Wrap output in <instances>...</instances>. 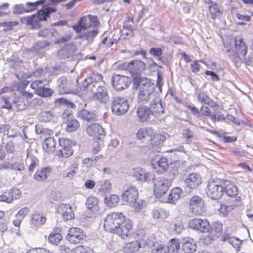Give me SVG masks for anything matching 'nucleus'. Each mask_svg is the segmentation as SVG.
<instances>
[{
  "instance_id": "nucleus-31",
  "label": "nucleus",
  "mask_w": 253,
  "mask_h": 253,
  "mask_svg": "<svg viewBox=\"0 0 253 253\" xmlns=\"http://www.w3.org/2000/svg\"><path fill=\"white\" fill-rule=\"evenodd\" d=\"M46 220L45 216L39 212L36 211L31 215V224L34 227H39L44 224Z\"/></svg>"
},
{
  "instance_id": "nucleus-40",
  "label": "nucleus",
  "mask_w": 253,
  "mask_h": 253,
  "mask_svg": "<svg viewBox=\"0 0 253 253\" xmlns=\"http://www.w3.org/2000/svg\"><path fill=\"white\" fill-rule=\"evenodd\" d=\"M153 129L151 127H143L139 128L136 133L137 139L142 140L149 137L153 133Z\"/></svg>"
},
{
  "instance_id": "nucleus-29",
  "label": "nucleus",
  "mask_w": 253,
  "mask_h": 253,
  "mask_svg": "<svg viewBox=\"0 0 253 253\" xmlns=\"http://www.w3.org/2000/svg\"><path fill=\"white\" fill-rule=\"evenodd\" d=\"M56 141L54 137L44 139L42 144V149L48 154L54 153L56 150Z\"/></svg>"
},
{
  "instance_id": "nucleus-51",
  "label": "nucleus",
  "mask_w": 253,
  "mask_h": 253,
  "mask_svg": "<svg viewBox=\"0 0 253 253\" xmlns=\"http://www.w3.org/2000/svg\"><path fill=\"white\" fill-rule=\"evenodd\" d=\"M45 1V0H40L35 2H28L26 3V5L28 6V9H24L22 11H21L20 13H21L22 12H30L35 10L37 9V6L39 5L42 4L44 3Z\"/></svg>"
},
{
  "instance_id": "nucleus-44",
  "label": "nucleus",
  "mask_w": 253,
  "mask_h": 253,
  "mask_svg": "<svg viewBox=\"0 0 253 253\" xmlns=\"http://www.w3.org/2000/svg\"><path fill=\"white\" fill-rule=\"evenodd\" d=\"M151 253H169V249L167 247V246L159 243L158 242H155L151 249Z\"/></svg>"
},
{
  "instance_id": "nucleus-23",
  "label": "nucleus",
  "mask_w": 253,
  "mask_h": 253,
  "mask_svg": "<svg viewBox=\"0 0 253 253\" xmlns=\"http://www.w3.org/2000/svg\"><path fill=\"white\" fill-rule=\"evenodd\" d=\"M21 196L20 190L17 188H12L5 191L0 195V201L11 203L14 199H19Z\"/></svg>"
},
{
  "instance_id": "nucleus-39",
  "label": "nucleus",
  "mask_w": 253,
  "mask_h": 253,
  "mask_svg": "<svg viewBox=\"0 0 253 253\" xmlns=\"http://www.w3.org/2000/svg\"><path fill=\"white\" fill-rule=\"evenodd\" d=\"M181 192L182 190L179 187L172 188L169 192L166 202L174 203L180 198Z\"/></svg>"
},
{
  "instance_id": "nucleus-43",
  "label": "nucleus",
  "mask_w": 253,
  "mask_h": 253,
  "mask_svg": "<svg viewBox=\"0 0 253 253\" xmlns=\"http://www.w3.org/2000/svg\"><path fill=\"white\" fill-rule=\"evenodd\" d=\"M63 236L59 232L53 231L49 235L48 242L52 245H57L62 240Z\"/></svg>"
},
{
  "instance_id": "nucleus-20",
  "label": "nucleus",
  "mask_w": 253,
  "mask_h": 253,
  "mask_svg": "<svg viewBox=\"0 0 253 253\" xmlns=\"http://www.w3.org/2000/svg\"><path fill=\"white\" fill-rule=\"evenodd\" d=\"M87 134L94 139L101 140L105 135L104 129L98 124H92L86 129Z\"/></svg>"
},
{
  "instance_id": "nucleus-9",
  "label": "nucleus",
  "mask_w": 253,
  "mask_h": 253,
  "mask_svg": "<svg viewBox=\"0 0 253 253\" xmlns=\"http://www.w3.org/2000/svg\"><path fill=\"white\" fill-rule=\"evenodd\" d=\"M43 80H36L32 82L30 87L34 90L36 94L42 97H49L52 96L54 91L50 87H47L48 84H44Z\"/></svg>"
},
{
  "instance_id": "nucleus-30",
  "label": "nucleus",
  "mask_w": 253,
  "mask_h": 253,
  "mask_svg": "<svg viewBox=\"0 0 253 253\" xmlns=\"http://www.w3.org/2000/svg\"><path fill=\"white\" fill-rule=\"evenodd\" d=\"M183 241L182 250L185 253H193L196 251L197 245L193 239L187 238Z\"/></svg>"
},
{
  "instance_id": "nucleus-15",
  "label": "nucleus",
  "mask_w": 253,
  "mask_h": 253,
  "mask_svg": "<svg viewBox=\"0 0 253 253\" xmlns=\"http://www.w3.org/2000/svg\"><path fill=\"white\" fill-rule=\"evenodd\" d=\"M128 108L127 101L125 97H117L114 99L111 104L112 111L119 115L126 113Z\"/></svg>"
},
{
  "instance_id": "nucleus-35",
  "label": "nucleus",
  "mask_w": 253,
  "mask_h": 253,
  "mask_svg": "<svg viewBox=\"0 0 253 253\" xmlns=\"http://www.w3.org/2000/svg\"><path fill=\"white\" fill-rule=\"evenodd\" d=\"M152 115L159 116L164 112V108L161 102L158 100H154V102L151 103L149 107Z\"/></svg>"
},
{
  "instance_id": "nucleus-25",
  "label": "nucleus",
  "mask_w": 253,
  "mask_h": 253,
  "mask_svg": "<svg viewBox=\"0 0 253 253\" xmlns=\"http://www.w3.org/2000/svg\"><path fill=\"white\" fill-rule=\"evenodd\" d=\"M186 186L190 189H194L202 183V177L198 173H190L185 180Z\"/></svg>"
},
{
  "instance_id": "nucleus-47",
  "label": "nucleus",
  "mask_w": 253,
  "mask_h": 253,
  "mask_svg": "<svg viewBox=\"0 0 253 253\" xmlns=\"http://www.w3.org/2000/svg\"><path fill=\"white\" fill-rule=\"evenodd\" d=\"M228 204L231 210H233L236 207L241 206L243 205V199L240 196H236L234 197H230Z\"/></svg>"
},
{
  "instance_id": "nucleus-42",
  "label": "nucleus",
  "mask_w": 253,
  "mask_h": 253,
  "mask_svg": "<svg viewBox=\"0 0 253 253\" xmlns=\"http://www.w3.org/2000/svg\"><path fill=\"white\" fill-rule=\"evenodd\" d=\"M85 204L87 208L92 211H97L99 209L98 200L94 196H89L86 200Z\"/></svg>"
},
{
  "instance_id": "nucleus-18",
  "label": "nucleus",
  "mask_w": 253,
  "mask_h": 253,
  "mask_svg": "<svg viewBox=\"0 0 253 253\" xmlns=\"http://www.w3.org/2000/svg\"><path fill=\"white\" fill-rule=\"evenodd\" d=\"M103 76L101 74L97 73L92 72L89 75L87 79H85L80 87L81 91H86L88 92L89 88L94 86L93 83H98L102 81Z\"/></svg>"
},
{
  "instance_id": "nucleus-61",
  "label": "nucleus",
  "mask_w": 253,
  "mask_h": 253,
  "mask_svg": "<svg viewBox=\"0 0 253 253\" xmlns=\"http://www.w3.org/2000/svg\"><path fill=\"white\" fill-rule=\"evenodd\" d=\"M149 53L154 56L159 57L162 55V50L160 47H152L150 49Z\"/></svg>"
},
{
  "instance_id": "nucleus-63",
  "label": "nucleus",
  "mask_w": 253,
  "mask_h": 253,
  "mask_svg": "<svg viewBox=\"0 0 253 253\" xmlns=\"http://www.w3.org/2000/svg\"><path fill=\"white\" fill-rule=\"evenodd\" d=\"M191 71L193 73H197L200 71L201 66L198 61H194L190 64Z\"/></svg>"
},
{
  "instance_id": "nucleus-36",
  "label": "nucleus",
  "mask_w": 253,
  "mask_h": 253,
  "mask_svg": "<svg viewBox=\"0 0 253 253\" xmlns=\"http://www.w3.org/2000/svg\"><path fill=\"white\" fill-rule=\"evenodd\" d=\"M140 248V242L134 240L127 243L123 248V251L126 253H134L138 251Z\"/></svg>"
},
{
  "instance_id": "nucleus-1",
  "label": "nucleus",
  "mask_w": 253,
  "mask_h": 253,
  "mask_svg": "<svg viewBox=\"0 0 253 253\" xmlns=\"http://www.w3.org/2000/svg\"><path fill=\"white\" fill-rule=\"evenodd\" d=\"M133 226V222L122 212H111L103 220L104 230L107 233L116 235L123 240H127L132 237Z\"/></svg>"
},
{
  "instance_id": "nucleus-5",
  "label": "nucleus",
  "mask_w": 253,
  "mask_h": 253,
  "mask_svg": "<svg viewBox=\"0 0 253 253\" xmlns=\"http://www.w3.org/2000/svg\"><path fill=\"white\" fill-rule=\"evenodd\" d=\"M153 170L157 174H162L168 170L169 168L168 159L164 156L157 155L150 161Z\"/></svg>"
},
{
  "instance_id": "nucleus-57",
  "label": "nucleus",
  "mask_w": 253,
  "mask_h": 253,
  "mask_svg": "<svg viewBox=\"0 0 253 253\" xmlns=\"http://www.w3.org/2000/svg\"><path fill=\"white\" fill-rule=\"evenodd\" d=\"M230 152L234 156L245 157L246 156V152L244 150L236 147L231 149Z\"/></svg>"
},
{
  "instance_id": "nucleus-50",
  "label": "nucleus",
  "mask_w": 253,
  "mask_h": 253,
  "mask_svg": "<svg viewBox=\"0 0 253 253\" xmlns=\"http://www.w3.org/2000/svg\"><path fill=\"white\" fill-rule=\"evenodd\" d=\"M93 30H89L85 32L83 35L80 36L81 38H84L86 40H93V38L98 34V27H92Z\"/></svg>"
},
{
  "instance_id": "nucleus-58",
  "label": "nucleus",
  "mask_w": 253,
  "mask_h": 253,
  "mask_svg": "<svg viewBox=\"0 0 253 253\" xmlns=\"http://www.w3.org/2000/svg\"><path fill=\"white\" fill-rule=\"evenodd\" d=\"M70 253H88L87 248L83 245L78 246L71 250Z\"/></svg>"
},
{
  "instance_id": "nucleus-41",
  "label": "nucleus",
  "mask_w": 253,
  "mask_h": 253,
  "mask_svg": "<svg viewBox=\"0 0 253 253\" xmlns=\"http://www.w3.org/2000/svg\"><path fill=\"white\" fill-rule=\"evenodd\" d=\"M35 130L38 134H41V137L45 139L46 138L51 137L53 134V131L47 128H44L42 125H37L35 127Z\"/></svg>"
},
{
  "instance_id": "nucleus-54",
  "label": "nucleus",
  "mask_w": 253,
  "mask_h": 253,
  "mask_svg": "<svg viewBox=\"0 0 253 253\" xmlns=\"http://www.w3.org/2000/svg\"><path fill=\"white\" fill-rule=\"evenodd\" d=\"M229 243L236 249L237 251L240 250L241 246L242 244V241L235 237H232L230 239Z\"/></svg>"
},
{
  "instance_id": "nucleus-26",
  "label": "nucleus",
  "mask_w": 253,
  "mask_h": 253,
  "mask_svg": "<svg viewBox=\"0 0 253 253\" xmlns=\"http://www.w3.org/2000/svg\"><path fill=\"white\" fill-rule=\"evenodd\" d=\"M108 98L107 89L104 86H99L97 91L92 96V99L95 101L105 103Z\"/></svg>"
},
{
  "instance_id": "nucleus-59",
  "label": "nucleus",
  "mask_w": 253,
  "mask_h": 253,
  "mask_svg": "<svg viewBox=\"0 0 253 253\" xmlns=\"http://www.w3.org/2000/svg\"><path fill=\"white\" fill-rule=\"evenodd\" d=\"M146 235V233L143 229H138L135 232L134 238L136 239V240L140 242V241H143L145 239Z\"/></svg>"
},
{
  "instance_id": "nucleus-3",
  "label": "nucleus",
  "mask_w": 253,
  "mask_h": 253,
  "mask_svg": "<svg viewBox=\"0 0 253 253\" xmlns=\"http://www.w3.org/2000/svg\"><path fill=\"white\" fill-rule=\"evenodd\" d=\"M206 193L207 196L213 200L220 199L224 194L222 179L216 178L209 180L206 187Z\"/></svg>"
},
{
  "instance_id": "nucleus-49",
  "label": "nucleus",
  "mask_w": 253,
  "mask_h": 253,
  "mask_svg": "<svg viewBox=\"0 0 253 253\" xmlns=\"http://www.w3.org/2000/svg\"><path fill=\"white\" fill-rule=\"evenodd\" d=\"M119 201V197L118 195L112 194L109 197H105L104 202L106 205L109 207H115Z\"/></svg>"
},
{
  "instance_id": "nucleus-10",
  "label": "nucleus",
  "mask_w": 253,
  "mask_h": 253,
  "mask_svg": "<svg viewBox=\"0 0 253 253\" xmlns=\"http://www.w3.org/2000/svg\"><path fill=\"white\" fill-rule=\"evenodd\" d=\"M33 97V92L25 90L21 91L20 95L15 98L14 103L18 110H23L29 106Z\"/></svg>"
},
{
  "instance_id": "nucleus-12",
  "label": "nucleus",
  "mask_w": 253,
  "mask_h": 253,
  "mask_svg": "<svg viewBox=\"0 0 253 253\" xmlns=\"http://www.w3.org/2000/svg\"><path fill=\"white\" fill-rule=\"evenodd\" d=\"M131 82V79L126 76L114 74L112 77V85L116 90L120 91L127 88Z\"/></svg>"
},
{
  "instance_id": "nucleus-6",
  "label": "nucleus",
  "mask_w": 253,
  "mask_h": 253,
  "mask_svg": "<svg viewBox=\"0 0 253 253\" xmlns=\"http://www.w3.org/2000/svg\"><path fill=\"white\" fill-rule=\"evenodd\" d=\"M167 140L166 134L155 132L151 135L148 141L147 147L148 150L153 152H159Z\"/></svg>"
},
{
  "instance_id": "nucleus-33",
  "label": "nucleus",
  "mask_w": 253,
  "mask_h": 253,
  "mask_svg": "<svg viewBox=\"0 0 253 253\" xmlns=\"http://www.w3.org/2000/svg\"><path fill=\"white\" fill-rule=\"evenodd\" d=\"M198 101L209 105L211 108L218 107V105L214 100L211 99L208 94L204 92H200L197 95Z\"/></svg>"
},
{
  "instance_id": "nucleus-22",
  "label": "nucleus",
  "mask_w": 253,
  "mask_h": 253,
  "mask_svg": "<svg viewBox=\"0 0 253 253\" xmlns=\"http://www.w3.org/2000/svg\"><path fill=\"white\" fill-rule=\"evenodd\" d=\"M224 192L229 197H234L238 194V188L236 184L229 180L222 179Z\"/></svg>"
},
{
  "instance_id": "nucleus-7",
  "label": "nucleus",
  "mask_w": 253,
  "mask_h": 253,
  "mask_svg": "<svg viewBox=\"0 0 253 253\" xmlns=\"http://www.w3.org/2000/svg\"><path fill=\"white\" fill-rule=\"evenodd\" d=\"M172 180L165 177H161L156 180L153 187L154 195L157 197H161L165 195L171 186Z\"/></svg>"
},
{
  "instance_id": "nucleus-17",
  "label": "nucleus",
  "mask_w": 253,
  "mask_h": 253,
  "mask_svg": "<svg viewBox=\"0 0 253 253\" xmlns=\"http://www.w3.org/2000/svg\"><path fill=\"white\" fill-rule=\"evenodd\" d=\"M85 237L83 230L78 227H71L66 235V239L73 244H77L84 240Z\"/></svg>"
},
{
  "instance_id": "nucleus-48",
  "label": "nucleus",
  "mask_w": 253,
  "mask_h": 253,
  "mask_svg": "<svg viewBox=\"0 0 253 253\" xmlns=\"http://www.w3.org/2000/svg\"><path fill=\"white\" fill-rule=\"evenodd\" d=\"M200 115L205 117H210L211 119L215 122L216 120V115L215 114H211L210 108L208 106H202L200 108Z\"/></svg>"
},
{
  "instance_id": "nucleus-32",
  "label": "nucleus",
  "mask_w": 253,
  "mask_h": 253,
  "mask_svg": "<svg viewBox=\"0 0 253 253\" xmlns=\"http://www.w3.org/2000/svg\"><path fill=\"white\" fill-rule=\"evenodd\" d=\"M209 11L211 18L213 20L220 19L222 17L223 11L215 2H211L209 5Z\"/></svg>"
},
{
  "instance_id": "nucleus-8",
  "label": "nucleus",
  "mask_w": 253,
  "mask_h": 253,
  "mask_svg": "<svg viewBox=\"0 0 253 253\" xmlns=\"http://www.w3.org/2000/svg\"><path fill=\"white\" fill-rule=\"evenodd\" d=\"M235 51L232 52V56L237 62L241 60V56L245 58L248 52L246 42L241 37L236 36L234 39Z\"/></svg>"
},
{
  "instance_id": "nucleus-53",
  "label": "nucleus",
  "mask_w": 253,
  "mask_h": 253,
  "mask_svg": "<svg viewBox=\"0 0 253 253\" xmlns=\"http://www.w3.org/2000/svg\"><path fill=\"white\" fill-rule=\"evenodd\" d=\"M18 21L2 22L0 23V26L6 27L5 31H10L13 29V27L19 25Z\"/></svg>"
},
{
  "instance_id": "nucleus-2",
  "label": "nucleus",
  "mask_w": 253,
  "mask_h": 253,
  "mask_svg": "<svg viewBox=\"0 0 253 253\" xmlns=\"http://www.w3.org/2000/svg\"><path fill=\"white\" fill-rule=\"evenodd\" d=\"M56 11L53 7L44 6L39 10L36 14L23 17L21 18V23L25 25L32 29H40L41 27V22L42 20L46 21L49 17V14Z\"/></svg>"
},
{
  "instance_id": "nucleus-16",
  "label": "nucleus",
  "mask_w": 253,
  "mask_h": 253,
  "mask_svg": "<svg viewBox=\"0 0 253 253\" xmlns=\"http://www.w3.org/2000/svg\"><path fill=\"white\" fill-rule=\"evenodd\" d=\"M222 232V224L219 221L213 222L212 227L209 232L208 234L205 238V243L207 244H210L213 241L216 240L221 236Z\"/></svg>"
},
{
  "instance_id": "nucleus-4",
  "label": "nucleus",
  "mask_w": 253,
  "mask_h": 253,
  "mask_svg": "<svg viewBox=\"0 0 253 253\" xmlns=\"http://www.w3.org/2000/svg\"><path fill=\"white\" fill-rule=\"evenodd\" d=\"M99 24L97 16L88 15L81 17L77 24L73 25L72 27L76 33H79L83 29L86 30L91 27H98Z\"/></svg>"
},
{
  "instance_id": "nucleus-28",
  "label": "nucleus",
  "mask_w": 253,
  "mask_h": 253,
  "mask_svg": "<svg viewBox=\"0 0 253 253\" xmlns=\"http://www.w3.org/2000/svg\"><path fill=\"white\" fill-rule=\"evenodd\" d=\"M66 125L65 130L68 132H72L78 130L80 127V124L75 118L72 117L70 114L67 116L65 122Z\"/></svg>"
},
{
  "instance_id": "nucleus-45",
  "label": "nucleus",
  "mask_w": 253,
  "mask_h": 253,
  "mask_svg": "<svg viewBox=\"0 0 253 253\" xmlns=\"http://www.w3.org/2000/svg\"><path fill=\"white\" fill-rule=\"evenodd\" d=\"M78 117L86 121L90 122L95 119V115L86 110H82L79 113Z\"/></svg>"
},
{
  "instance_id": "nucleus-21",
  "label": "nucleus",
  "mask_w": 253,
  "mask_h": 253,
  "mask_svg": "<svg viewBox=\"0 0 253 253\" xmlns=\"http://www.w3.org/2000/svg\"><path fill=\"white\" fill-rule=\"evenodd\" d=\"M154 91V87L150 84H143L137 95V100L139 103H146L150 98Z\"/></svg>"
},
{
  "instance_id": "nucleus-14",
  "label": "nucleus",
  "mask_w": 253,
  "mask_h": 253,
  "mask_svg": "<svg viewBox=\"0 0 253 253\" xmlns=\"http://www.w3.org/2000/svg\"><path fill=\"white\" fill-rule=\"evenodd\" d=\"M189 209L195 215H202L205 211L204 201L199 196H193L189 200Z\"/></svg>"
},
{
  "instance_id": "nucleus-56",
  "label": "nucleus",
  "mask_w": 253,
  "mask_h": 253,
  "mask_svg": "<svg viewBox=\"0 0 253 253\" xmlns=\"http://www.w3.org/2000/svg\"><path fill=\"white\" fill-rule=\"evenodd\" d=\"M133 23L134 17L133 16H127L124 22L123 27L132 31Z\"/></svg>"
},
{
  "instance_id": "nucleus-55",
  "label": "nucleus",
  "mask_w": 253,
  "mask_h": 253,
  "mask_svg": "<svg viewBox=\"0 0 253 253\" xmlns=\"http://www.w3.org/2000/svg\"><path fill=\"white\" fill-rule=\"evenodd\" d=\"M230 210L231 209L229 208V205H226L225 204H221L218 209L220 214L223 216H226Z\"/></svg>"
},
{
  "instance_id": "nucleus-11",
  "label": "nucleus",
  "mask_w": 253,
  "mask_h": 253,
  "mask_svg": "<svg viewBox=\"0 0 253 253\" xmlns=\"http://www.w3.org/2000/svg\"><path fill=\"white\" fill-rule=\"evenodd\" d=\"M59 143L61 149L57 152V156L61 158H68L73 154V141L66 138H59Z\"/></svg>"
},
{
  "instance_id": "nucleus-37",
  "label": "nucleus",
  "mask_w": 253,
  "mask_h": 253,
  "mask_svg": "<svg viewBox=\"0 0 253 253\" xmlns=\"http://www.w3.org/2000/svg\"><path fill=\"white\" fill-rule=\"evenodd\" d=\"M59 212L65 220H71L74 218V212L71 207L69 205H62L59 208Z\"/></svg>"
},
{
  "instance_id": "nucleus-62",
  "label": "nucleus",
  "mask_w": 253,
  "mask_h": 253,
  "mask_svg": "<svg viewBox=\"0 0 253 253\" xmlns=\"http://www.w3.org/2000/svg\"><path fill=\"white\" fill-rule=\"evenodd\" d=\"M183 137L187 141H191L193 138V132L189 129H185L183 131Z\"/></svg>"
},
{
  "instance_id": "nucleus-34",
  "label": "nucleus",
  "mask_w": 253,
  "mask_h": 253,
  "mask_svg": "<svg viewBox=\"0 0 253 253\" xmlns=\"http://www.w3.org/2000/svg\"><path fill=\"white\" fill-rule=\"evenodd\" d=\"M51 171L50 167H47L38 169L34 175V178L38 181L46 180Z\"/></svg>"
},
{
  "instance_id": "nucleus-19",
  "label": "nucleus",
  "mask_w": 253,
  "mask_h": 253,
  "mask_svg": "<svg viewBox=\"0 0 253 253\" xmlns=\"http://www.w3.org/2000/svg\"><path fill=\"white\" fill-rule=\"evenodd\" d=\"M188 226L190 228L204 233L209 231V222L206 219L194 218L189 221Z\"/></svg>"
},
{
  "instance_id": "nucleus-13",
  "label": "nucleus",
  "mask_w": 253,
  "mask_h": 253,
  "mask_svg": "<svg viewBox=\"0 0 253 253\" xmlns=\"http://www.w3.org/2000/svg\"><path fill=\"white\" fill-rule=\"evenodd\" d=\"M138 197V191L135 186L128 187L122 194L123 200L126 203L138 206L139 208L137 207L135 208V211H138L140 209V206L139 204H135Z\"/></svg>"
},
{
  "instance_id": "nucleus-52",
  "label": "nucleus",
  "mask_w": 253,
  "mask_h": 253,
  "mask_svg": "<svg viewBox=\"0 0 253 253\" xmlns=\"http://www.w3.org/2000/svg\"><path fill=\"white\" fill-rule=\"evenodd\" d=\"M99 185V188L98 190L101 192L106 193L112 189V184L109 180H106L102 182H100Z\"/></svg>"
},
{
  "instance_id": "nucleus-27",
  "label": "nucleus",
  "mask_w": 253,
  "mask_h": 253,
  "mask_svg": "<svg viewBox=\"0 0 253 253\" xmlns=\"http://www.w3.org/2000/svg\"><path fill=\"white\" fill-rule=\"evenodd\" d=\"M136 113L138 121L141 122L147 121L152 116L149 108L144 105L138 107Z\"/></svg>"
},
{
  "instance_id": "nucleus-64",
  "label": "nucleus",
  "mask_w": 253,
  "mask_h": 253,
  "mask_svg": "<svg viewBox=\"0 0 253 253\" xmlns=\"http://www.w3.org/2000/svg\"><path fill=\"white\" fill-rule=\"evenodd\" d=\"M6 151L10 153H14L15 151V146L14 143L11 141H8L6 143L5 147Z\"/></svg>"
},
{
  "instance_id": "nucleus-24",
  "label": "nucleus",
  "mask_w": 253,
  "mask_h": 253,
  "mask_svg": "<svg viewBox=\"0 0 253 253\" xmlns=\"http://www.w3.org/2000/svg\"><path fill=\"white\" fill-rule=\"evenodd\" d=\"M145 69V64L140 60H134L130 62L129 73L132 76L139 75Z\"/></svg>"
},
{
  "instance_id": "nucleus-60",
  "label": "nucleus",
  "mask_w": 253,
  "mask_h": 253,
  "mask_svg": "<svg viewBox=\"0 0 253 253\" xmlns=\"http://www.w3.org/2000/svg\"><path fill=\"white\" fill-rule=\"evenodd\" d=\"M41 120L45 122H48L52 119V115L48 111L43 112L41 114Z\"/></svg>"
},
{
  "instance_id": "nucleus-38",
  "label": "nucleus",
  "mask_w": 253,
  "mask_h": 253,
  "mask_svg": "<svg viewBox=\"0 0 253 253\" xmlns=\"http://www.w3.org/2000/svg\"><path fill=\"white\" fill-rule=\"evenodd\" d=\"M133 176L137 180L146 182L150 179L151 174L149 172L146 173L141 169H135L132 170Z\"/></svg>"
},
{
  "instance_id": "nucleus-46",
  "label": "nucleus",
  "mask_w": 253,
  "mask_h": 253,
  "mask_svg": "<svg viewBox=\"0 0 253 253\" xmlns=\"http://www.w3.org/2000/svg\"><path fill=\"white\" fill-rule=\"evenodd\" d=\"M167 247L170 252H177L180 249V240L178 238H172L169 240Z\"/></svg>"
}]
</instances>
